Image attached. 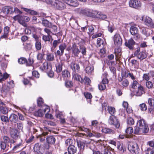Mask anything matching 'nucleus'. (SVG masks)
I'll return each mask as SVG.
<instances>
[{
    "mask_svg": "<svg viewBox=\"0 0 154 154\" xmlns=\"http://www.w3.org/2000/svg\"><path fill=\"white\" fill-rule=\"evenodd\" d=\"M47 3L51 5L54 8L58 10H63L66 8L65 3L68 5L73 6L76 7L78 5L76 0H46Z\"/></svg>",
    "mask_w": 154,
    "mask_h": 154,
    "instance_id": "f257e3e1",
    "label": "nucleus"
},
{
    "mask_svg": "<svg viewBox=\"0 0 154 154\" xmlns=\"http://www.w3.org/2000/svg\"><path fill=\"white\" fill-rule=\"evenodd\" d=\"M149 130L148 127L145 120L140 119L137 122V126L134 129V133L135 134H142L147 133Z\"/></svg>",
    "mask_w": 154,
    "mask_h": 154,
    "instance_id": "f03ea898",
    "label": "nucleus"
},
{
    "mask_svg": "<svg viewBox=\"0 0 154 154\" xmlns=\"http://www.w3.org/2000/svg\"><path fill=\"white\" fill-rule=\"evenodd\" d=\"M128 149L133 154H137L138 153L139 148L137 144L134 142H129L128 143Z\"/></svg>",
    "mask_w": 154,
    "mask_h": 154,
    "instance_id": "7ed1b4c3",
    "label": "nucleus"
},
{
    "mask_svg": "<svg viewBox=\"0 0 154 154\" xmlns=\"http://www.w3.org/2000/svg\"><path fill=\"white\" fill-rule=\"evenodd\" d=\"M134 55L140 60H142L145 59L147 56L145 51H140V47L137 48L136 50L134 52Z\"/></svg>",
    "mask_w": 154,
    "mask_h": 154,
    "instance_id": "20e7f679",
    "label": "nucleus"
},
{
    "mask_svg": "<svg viewBox=\"0 0 154 154\" xmlns=\"http://www.w3.org/2000/svg\"><path fill=\"white\" fill-rule=\"evenodd\" d=\"M108 123L111 125H114L116 128H119L120 126L119 121L114 116H111L108 119Z\"/></svg>",
    "mask_w": 154,
    "mask_h": 154,
    "instance_id": "39448f33",
    "label": "nucleus"
},
{
    "mask_svg": "<svg viewBox=\"0 0 154 154\" xmlns=\"http://www.w3.org/2000/svg\"><path fill=\"white\" fill-rule=\"evenodd\" d=\"M136 44L135 42L132 38H131L125 42V46L130 50H133L134 49V46Z\"/></svg>",
    "mask_w": 154,
    "mask_h": 154,
    "instance_id": "423d86ee",
    "label": "nucleus"
},
{
    "mask_svg": "<svg viewBox=\"0 0 154 154\" xmlns=\"http://www.w3.org/2000/svg\"><path fill=\"white\" fill-rule=\"evenodd\" d=\"M129 4L130 7L135 8H137L141 5L140 2L137 0H131Z\"/></svg>",
    "mask_w": 154,
    "mask_h": 154,
    "instance_id": "0eeeda50",
    "label": "nucleus"
},
{
    "mask_svg": "<svg viewBox=\"0 0 154 154\" xmlns=\"http://www.w3.org/2000/svg\"><path fill=\"white\" fill-rule=\"evenodd\" d=\"M114 44L118 46H120L122 44V40L120 35L116 34L114 36Z\"/></svg>",
    "mask_w": 154,
    "mask_h": 154,
    "instance_id": "6e6552de",
    "label": "nucleus"
},
{
    "mask_svg": "<svg viewBox=\"0 0 154 154\" xmlns=\"http://www.w3.org/2000/svg\"><path fill=\"white\" fill-rule=\"evenodd\" d=\"M77 12L80 14H82L85 16L90 17L91 11L88 9H84L82 8H79L76 9Z\"/></svg>",
    "mask_w": 154,
    "mask_h": 154,
    "instance_id": "1a4fd4ad",
    "label": "nucleus"
},
{
    "mask_svg": "<svg viewBox=\"0 0 154 154\" xmlns=\"http://www.w3.org/2000/svg\"><path fill=\"white\" fill-rule=\"evenodd\" d=\"M30 20L29 18L27 16H20V24H21L24 27L27 26V24L26 22H28Z\"/></svg>",
    "mask_w": 154,
    "mask_h": 154,
    "instance_id": "9d476101",
    "label": "nucleus"
},
{
    "mask_svg": "<svg viewBox=\"0 0 154 154\" xmlns=\"http://www.w3.org/2000/svg\"><path fill=\"white\" fill-rule=\"evenodd\" d=\"M70 67L72 71L75 73L79 72L80 70V67L79 64L74 62H72Z\"/></svg>",
    "mask_w": 154,
    "mask_h": 154,
    "instance_id": "9b49d317",
    "label": "nucleus"
},
{
    "mask_svg": "<svg viewBox=\"0 0 154 154\" xmlns=\"http://www.w3.org/2000/svg\"><path fill=\"white\" fill-rule=\"evenodd\" d=\"M14 9L11 7L4 6L2 8L3 13L5 14H11L14 11Z\"/></svg>",
    "mask_w": 154,
    "mask_h": 154,
    "instance_id": "f8f14e48",
    "label": "nucleus"
},
{
    "mask_svg": "<svg viewBox=\"0 0 154 154\" xmlns=\"http://www.w3.org/2000/svg\"><path fill=\"white\" fill-rule=\"evenodd\" d=\"M114 54L115 55L116 61L119 60L122 56V52L121 48L120 47H118L115 49Z\"/></svg>",
    "mask_w": 154,
    "mask_h": 154,
    "instance_id": "ddd939ff",
    "label": "nucleus"
},
{
    "mask_svg": "<svg viewBox=\"0 0 154 154\" xmlns=\"http://www.w3.org/2000/svg\"><path fill=\"white\" fill-rule=\"evenodd\" d=\"M130 31L131 34L132 35H136L137 38H140V36L138 34V30L136 27L134 26H131L130 29Z\"/></svg>",
    "mask_w": 154,
    "mask_h": 154,
    "instance_id": "4468645a",
    "label": "nucleus"
},
{
    "mask_svg": "<svg viewBox=\"0 0 154 154\" xmlns=\"http://www.w3.org/2000/svg\"><path fill=\"white\" fill-rule=\"evenodd\" d=\"M145 93V90L143 87L140 85L138 86L137 90L136 92L135 95L137 96H140Z\"/></svg>",
    "mask_w": 154,
    "mask_h": 154,
    "instance_id": "2eb2a0df",
    "label": "nucleus"
},
{
    "mask_svg": "<svg viewBox=\"0 0 154 154\" xmlns=\"http://www.w3.org/2000/svg\"><path fill=\"white\" fill-rule=\"evenodd\" d=\"M33 149L35 154H42L41 150V145L38 143H37L35 145Z\"/></svg>",
    "mask_w": 154,
    "mask_h": 154,
    "instance_id": "dca6fc26",
    "label": "nucleus"
},
{
    "mask_svg": "<svg viewBox=\"0 0 154 154\" xmlns=\"http://www.w3.org/2000/svg\"><path fill=\"white\" fill-rule=\"evenodd\" d=\"M142 20L144 21L145 24L147 26H151L152 25V19L149 17L146 16L145 17H142Z\"/></svg>",
    "mask_w": 154,
    "mask_h": 154,
    "instance_id": "f3484780",
    "label": "nucleus"
},
{
    "mask_svg": "<svg viewBox=\"0 0 154 154\" xmlns=\"http://www.w3.org/2000/svg\"><path fill=\"white\" fill-rule=\"evenodd\" d=\"M46 141L48 144H54L55 142L56 139L53 136H47L46 138Z\"/></svg>",
    "mask_w": 154,
    "mask_h": 154,
    "instance_id": "a211bd4d",
    "label": "nucleus"
},
{
    "mask_svg": "<svg viewBox=\"0 0 154 154\" xmlns=\"http://www.w3.org/2000/svg\"><path fill=\"white\" fill-rule=\"evenodd\" d=\"M71 49L72 53L75 56L78 57L80 53V51L75 43L73 44Z\"/></svg>",
    "mask_w": 154,
    "mask_h": 154,
    "instance_id": "6ab92c4d",
    "label": "nucleus"
},
{
    "mask_svg": "<svg viewBox=\"0 0 154 154\" xmlns=\"http://www.w3.org/2000/svg\"><path fill=\"white\" fill-rule=\"evenodd\" d=\"M18 117L17 115L14 114H11L9 116V120L11 122L16 123L17 122Z\"/></svg>",
    "mask_w": 154,
    "mask_h": 154,
    "instance_id": "aec40b11",
    "label": "nucleus"
},
{
    "mask_svg": "<svg viewBox=\"0 0 154 154\" xmlns=\"http://www.w3.org/2000/svg\"><path fill=\"white\" fill-rule=\"evenodd\" d=\"M77 143L79 148L80 149V151L83 152L85 149V143L83 142H82L80 140H77Z\"/></svg>",
    "mask_w": 154,
    "mask_h": 154,
    "instance_id": "412c9836",
    "label": "nucleus"
},
{
    "mask_svg": "<svg viewBox=\"0 0 154 154\" xmlns=\"http://www.w3.org/2000/svg\"><path fill=\"white\" fill-rule=\"evenodd\" d=\"M18 131L16 129H12L11 131V137L14 139H16L18 137Z\"/></svg>",
    "mask_w": 154,
    "mask_h": 154,
    "instance_id": "4be33fe9",
    "label": "nucleus"
},
{
    "mask_svg": "<svg viewBox=\"0 0 154 154\" xmlns=\"http://www.w3.org/2000/svg\"><path fill=\"white\" fill-rule=\"evenodd\" d=\"M119 81L121 82L123 87H126L128 85L129 82L126 79L120 78V79H119Z\"/></svg>",
    "mask_w": 154,
    "mask_h": 154,
    "instance_id": "5701e85b",
    "label": "nucleus"
},
{
    "mask_svg": "<svg viewBox=\"0 0 154 154\" xmlns=\"http://www.w3.org/2000/svg\"><path fill=\"white\" fill-rule=\"evenodd\" d=\"M80 52H81L83 55H86V48L83 45L79 44Z\"/></svg>",
    "mask_w": 154,
    "mask_h": 154,
    "instance_id": "b1692460",
    "label": "nucleus"
},
{
    "mask_svg": "<svg viewBox=\"0 0 154 154\" xmlns=\"http://www.w3.org/2000/svg\"><path fill=\"white\" fill-rule=\"evenodd\" d=\"M14 12L17 13V14L13 17V19L15 21H17L19 23V10L17 8H15L14 9Z\"/></svg>",
    "mask_w": 154,
    "mask_h": 154,
    "instance_id": "393cba45",
    "label": "nucleus"
},
{
    "mask_svg": "<svg viewBox=\"0 0 154 154\" xmlns=\"http://www.w3.org/2000/svg\"><path fill=\"white\" fill-rule=\"evenodd\" d=\"M63 65V63L61 61L56 65V71L57 73H60L61 72L62 70V66Z\"/></svg>",
    "mask_w": 154,
    "mask_h": 154,
    "instance_id": "a878e982",
    "label": "nucleus"
},
{
    "mask_svg": "<svg viewBox=\"0 0 154 154\" xmlns=\"http://www.w3.org/2000/svg\"><path fill=\"white\" fill-rule=\"evenodd\" d=\"M9 29L8 26H5L4 28V33L1 38H5L8 37V33L9 32Z\"/></svg>",
    "mask_w": 154,
    "mask_h": 154,
    "instance_id": "bb28decb",
    "label": "nucleus"
},
{
    "mask_svg": "<svg viewBox=\"0 0 154 154\" xmlns=\"http://www.w3.org/2000/svg\"><path fill=\"white\" fill-rule=\"evenodd\" d=\"M62 76L64 79H66L70 76L69 72L67 70H65L62 73Z\"/></svg>",
    "mask_w": 154,
    "mask_h": 154,
    "instance_id": "cd10ccee",
    "label": "nucleus"
},
{
    "mask_svg": "<svg viewBox=\"0 0 154 154\" xmlns=\"http://www.w3.org/2000/svg\"><path fill=\"white\" fill-rule=\"evenodd\" d=\"M21 9H23L24 11L30 14L35 15L37 14V12L36 11L31 10L30 9H29L25 8H21Z\"/></svg>",
    "mask_w": 154,
    "mask_h": 154,
    "instance_id": "c85d7f7f",
    "label": "nucleus"
},
{
    "mask_svg": "<svg viewBox=\"0 0 154 154\" xmlns=\"http://www.w3.org/2000/svg\"><path fill=\"white\" fill-rule=\"evenodd\" d=\"M102 131L103 133L106 134H114L115 131L112 130L108 128H104L102 130Z\"/></svg>",
    "mask_w": 154,
    "mask_h": 154,
    "instance_id": "c756f323",
    "label": "nucleus"
},
{
    "mask_svg": "<svg viewBox=\"0 0 154 154\" xmlns=\"http://www.w3.org/2000/svg\"><path fill=\"white\" fill-rule=\"evenodd\" d=\"M8 109L7 107L3 106H0V112L3 114H6L8 112Z\"/></svg>",
    "mask_w": 154,
    "mask_h": 154,
    "instance_id": "7c9ffc66",
    "label": "nucleus"
},
{
    "mask_svg": "<svg viewBox=\"0 0 154 154\" xmlns=\"http://www.w3.org/2000/svg\"><path fill=\"white\" fill-rule=\"evenodd\" d=\"M68 151H69L72 154H74L76 151V147L73 145L69 146L68 148Z\"/></svg>",
    "mask_w": 154,
    "mask_h": 154,
    "instance_id": "2f4dec72",
    "label": "nucleus"
},
{
    "mask_svg": "<svg viewBox=\"0 0 154 154\" xmlns=\"http://www.w3.org/2000/svg\"><path fill=\"white\" fill-rule=\"evenodd\" d=\"M35 116L38 117H42L44 115V112L43 109H40L38 111L35 112L34 113Z\"/></svg>",
    "mask_w": 154,
    "mask_h": 154,
    "instance_id": "473e14b6",
    "label": "nucleus"
},
{
    "mask_svg": "<svg viewBox=\"0 0 154 154\" xmlns=\"http://www.w3.org/2000/svg\"><path fill=\"white\" fill-rule=\"evenodd\" d=\"M100 13V12L96 11H91L90 17L98 18Z\"/></svg>",
    "mask_w": 154,
    "mask_h": 154,
    "instance_id": "72a5a7b5",
    "label": "nucleus"
},
{
    "mask_svg": "<svg viewBox=\"0 0 154 154\" xmlns=\"http://www.w3.org/2000/svg\"><path fill=\"white\" fill-rule=\"evenodd\" d=\"M139 108L142 111H145L147 109L146 105L145 103L140 104L139 106Z\"/></svg>",
    "mask_w": 154,
    "mask_h": 154,
    "instance_id": "f704fd0d",
    "label": "nucleus"
},
{
    "mask_svg": "<svg viewBox=\"0 0 154 154\" xmlns=\"http://www.w3.org/2000/svg\"><path fill=\"white\" fill-rule=\"evenodd\" d=\"M47 59L49 61H52L54 60V57L53 54L48 53L47 56Z\"/></svg>",
    "mask_w": 154,
    "mask_h": 154,
    "instance_id": "c9c22d12",
    "label": "nucleus"
},
{
    "mask_svg": "<svg viewBox=\"0 0 154 154\" xmlns=\"http://www.w3.org/2000/svg\"><path fill=\"white\" fill-rule=\"evenodd\" d=\"M0 119L2 121L5 123H8L9 121V119L8 117L5 116H1Z\"/></svg>",
    "mask_w": 154,
    "mask_h": 154,
    "instance_id": "e433bc0d",
    "label": "nucleus"
},
{
    "mask_svg": "<svg viewBox=\"0 0 154 154\" xmlns=\"http://www.w3.org/2000/svg\"><path fill=\"white\" fill-rule=\"evenodd\" d=\"M107 110L111 116H113L116 112L115 108L111 106H108Z\"/></svg>",
    "mask_w": 154,
    "mask_h": 154,
    "instance_id": "4c0bfd02",
    "label": "nucleus"
},
{
    "mask_svg": "<svg viewBox=\"0 0 154 154\" xmlns=\"http://www.w3.org/2000/svg\"><path fill=\"white\" fill-rule=\"evenodd\" d=\"M91 82V81L90 79L87 77H85L82 80V83H84L86 85H90V83Z\"/></svg>",
    "mask_w": 154,
    "mask_h": 154,
    "instance_id": "58836bf2",
    "label": "nucleus"
},
{
    "mask_svg": "<svg viewBox=\"0 0 154 154\" xmlns=\"http://www.w3.org/2000/svg\"><path fill=\"white\" fill-rule=\"evenodd\" d=\"M9 89L8 86H7V84L6 83H5L4 84L2 85V91L5 93H7L9 91Z\"/></svg>",
    "mask_w": 154,
    "mask_h": 154,
    "instance_id": "ea45409f",
    "label": "nucleus"
},
{
    "mask_svg": "<svg viewBox=\"0 0 154 154\" xmlns=\"http://www.w3.org/2000/svg\"><path fill=\"white\" fill-rule=\"evenodd\" d=\"M42 23L45 26L49 27L51 26V23L47 20H42Z\"/></svg>",
    "mask_w": 154,
    "mask_h": 154,
    "instance_id": "a19ab883",
    "label": "nucleus"
},
{
    "mask_svg": "<svg viewBox=\"0 0 154 154\" xmlns=\"http://www.w3.org/2000/svg\"><path fill=\"white\" fill-rule=\"evenodd\" d=\"M94 69L91 66H87L85 68V71L89 75H91L92 71Z\"/></svg>",
    "mask_w": 154,
    "mask_h": 154,
    "instance_id": "79ce46f5",
    "label": "nucleus"
},
{
    "mask_svg": "<svg viewBox=\"0 0 154 154\" xmlns=\"http://www.w3.org/2000/svg\"><path fill=\"white\" fill-rule=\"evenodd\" d=\"M117 148L122 152H123L126 150L123 144L120 143L118 144Z\"/></svg>",
    "mask_w": 154,
    "mask_h": 154,
    "instance_id": "37998d69",
    "label": "nucleus"
},
{
    "mask_svg": "<svg viewBox=\"0 0 154 154\" xmlns=\"http://www.w3.org/2000/svg\"><path fill=\"white\" fill-rule=\"evenodd\" d=\"M66 45L65 43H63L60 44L59 46V50L62 53H64V50L66 48Z\"/></svg>",
    "mask_w": 154,
    "mask_h": 154,
    "instance_id": "c03bdc74",
    "label": "nucleus"
},
{
    "mask_svg": "<svg viewBox=\"0 0 154 154\" xmlns=\"http://www.w3.org/2000/svg\"><path fill=\"white\" fill-rule=\"evenodd\" d=\"M142 33L146 36L149 35V34L148 32V29L144 27H143L141 29Z\"/></svg>",
    "mask_w": 154,
    "mask_h": 154,
    "instance_id": "a18cd8bd",
    "label": "nucleus"
},
{
    "mask_svg": "<svg viewBox=\"0 0 154 154\" xmlns=\"http://www.w3.org/2000/svg\"><path fill=\"white\" fill-rule=\"evenodd\" d=\"M8 76L9 75L6 72L2 74V78L0 79V82L5 81L8 78Z\"/></svg>",
    "mask_w": 154,
    "mask_h": 154,
    "instance_id": "49530a36",
    "label": "nucleus"
},
{
    "mask_svg": "<svg viewBox=\"0 0 154 154\" xmlns=\"http://www.w3.org/2000/svg\"><path fill=\"white\" fill-rule=\"evenodd\" d=\"M35 47L37 50H40L42 48L41 44L39 41L36 42L35 43Z\"/></svg>",
    "mask_w": 154,
    "mask_h": 154,
    "instance_id": "de8ad7c7",
    "label": "nucleus"
},
{
    "mask_svg": "<svg viewBox=\"0 0 154 154\" xmlns=\"http://www.w3.org/2000/svg\"><path fill=\"white\" fill-rule=\"evenodd\" d=\"M48 133V132H44L42 135L39 136L38 138H39V140L41 142H43L45 141V137H44V136L47 135Z\"/></svg>",
    "mask_w": 154,
    "mask_h": 154,
    "instance_id": "09e8293b",
    "label": "nucleus"
},
{
    "mask_svg": "<svg viewBox=\"0 0 154 154\" xmlns=\"http://www.w3.org/2000/svg\"><path fill=\"white\" fill-rule=\"evenodd\" d=\"M52 38V36L51 35H43L42 37V39L45 42L50 41V39Z\"/></svg>",
    "mask_w": 154,
    "mask_h": 154,
    "instance_id": "8fccbe9b",
    "label": "nucleus"
},
{
    "mask_svg": "<svg viewBox=\"0 0 154 154\" xmlns=\"http://www.w3.org/2000/svg\"><path fill=\"white\" fill-rule=\"evenodd\" d=\"M126 133L127 134H131L133 132V129L132 127L127 128L125 131Z\"/></svg>",
    "mask_w": 154,
    "mask_h": 154,
    "instance_id": "3c124183",
    "label": "nucleus"
},
{
    "mask_svg": "<svg viewBox=\"0 0 154 154\" xmlns=\"http://www.w3.org/2000/svg\"><path fill=\"white\" fill-rule=\"evenodd\" d=\"M131 63L132 65L135 67H137L139 66V63L137 60H131Z\"/></svg>",
    "mask_w": 154,
    "mask_h": 154,
    "instance_id": "603ef678",
    "label": "nucleus"
},
{
    "mask_svg": "<svg viewBox=\"0 0 154 154\" xmlns=\"http://www.w3.org/2000/svg\"><path fill=\"white\" fill-rule=\"evenodd\" d=\"M72 82L70 81L67 80L66 81L65 85L66 87L71 88L73 86Z\"/></svg>",
    "mask_w": 154,
    "mask_h": 154,
    "instance_id": "864d4df0",
    "label": "nucleus"
},
{
    "mask_svg": "<svg viewBox=\"0 0 154 154\" xmlns=\"http://www.w3.org/2000/svg\"><path fill=\"white\" fill-rule=\"evenodd\" d=\"M20 64H26L27 65V60L26 59L23 57L20 58Z\"/></svg>",
    "mask_w": 154,
    "mask_h": 154,
    "instance_id": "5fc2aeb1",
    "label": "nucleus"
},
{
    "mask_svg": "<svg viewBox=\"0 0 154 154\" xmlns=\"http://www.w3.org/2000/svg\"><path fill=\"white\" fill-rule=\"evenodd\" d=\"M140 85L139 84L138 82L135 80L134 81H133L131 85V88L134 89H135L137 88V85H138V86Z\"/></svg>",
    "mask_w": 154,
    "mask_h": 154,
    "instance_id": "6e6d98bb",
    "label": "nucleus"
},
{
    "mask_svg": "<svg viewBox=\"0 0 154 154\" xmlns=\"http://www.w3.org/2000/svg\"><path fill=\"white\" fill-rule=\"evenodd\" d=\"M6 143L4 142L3 141H0V146L1 149L4 150L6 148Z\"/></svg>",
    "mask_w": 154,
    "mask_h": 154,
    "instance_id": "4d7b16f0",
    "label": "nucleus"
},
{
    "mask_svg": "<svg viewBox=\"0 0 154 154\" xmlns=\"http://www.w3.org/2000/svg\"><path fill=\"white\" fill-rule=\"evenodd\" d=\"M146 154H154V148H148L147 151L146 152Z\"/></svg>",
    "mask_w": 154,
    "mask_h": 154,
    "instance_id": "13d9d810",
    "label": "nucleus"
},
{
    "mask_svg": "<svg viewBox=\"0 0 154 154\" xmlns=\"http://www.w3.org/2000/svg\"><path fill=\"white\" fill-rule=\"evenodd\" d=\"M106 88V85H105L101 82L98 85V88L100 90L103 91Z\"/></svg>",
    "mask_w": 154,
    "mask_h": 154,
    "instance_id": "bf43d9fd",
    "label": "nucleus"
},
{
    "mask_svg": "<svg viewBox=\"0 0 154 154\" xmlns=\"http://www.w3.org/2000/svg\"><path fill=\"white\" fill-rule=\"evenodd\" d=\"M13 82V81H11L6 83L7 84V86H8L9 89L13 88L14 87V84Z\"/></svg>",
    "mask_w": 154,
    "mask_h": 154,
    "instance_id": "052dcab7",
    "label": "nucleus"
},
{
    "mask_svg": "<svg viewBox=\"0 0 154 154\" xmlns=\"http://www.w3.org/2000/svg\"><path fill=\"white\" fill-rule=\"evenodd\" d=\"M98 18H99L102 20H105V19L107 18V16L104 14H103L102 13H101L100 12L99 14V15L98 16Z\"/></svg>",
    "mask_w": 154,
    "mask_h": 154,
    "instance_id": "680f3d73",
    "label": "nucleus"
},
{
    "mask_svg": "<svg viewBox=\"0 0 154 154\" xmlns=\"http://www.w3.org/2000/svg\"><path fill=\"white\" fill-rule=\"evenodd\" d=\"M72 140L71 139H67L65 142L67 146H71L72 144Z\"/></svg>",
    "mask_w": 154,
    "mask_h": 154,
    "instance_id": "e2e57ef3",
    "label": "nucleus"
},
{
    "mask_svg": "<svg viewBox=\"0 0 154 154\" xmlns=\"http://www.w3.org/2000/svg\"><path fill=\"white\" fill-rule=\"evenodd\" d=\"M127 123L128 125H133L134 124V121L132 118H129L128 119Z\"/></svg>",
    "mask_w": 154,
    "mask_h": 154,
    "instance_id": "0e129e2a",
    "label": "nucleus"
},
{
    "mask_svg": "<svg viewBox=\"0 0 154 154\" xmlns=\"http://www.w3.org/2000/svg\"><path fill=\"white\" fill-rule=\"evenodd\" d=\"M148 103L151 107L154 106V100L152 98H149L148 100Z\"/></svg>",
    "mask_w": 154,
    "mask_h": 154,
    "instance_id": "69168bd1",
    "label": "nucleus"
},
{
    "mask_svg": "<svg viewBox=\"0 0 154 154\" xmlns=\"http://www.w3.org/2000/svg\"><path fill=\"white\" fill-rule=\"evenodd\" d=\"M3 140L4 142L5 143H9L11 142V140L10 138L7 136H4L3 137Z\"/></svg>",
    "mask_w": 154,
    "mask_h": 154,
    "instance_id": "338daca9",
    "label": "nucleus"
},
{
    "mask_svg": "<svg viewBox=\"0 0 154 154\" xmlns=\"http://www.w3.org/2000/svg\"><path fill=\"white\" fill-rule=\"evenodd\" d=\"M103 154H112L110 150H109L107 148H106L102 151Z\"/></svg>",
    "mask_w": 154,
    "mask_h": 154,
    "instance_id": "774afa93",
    "label": "nucleus"
}]
</instances>
